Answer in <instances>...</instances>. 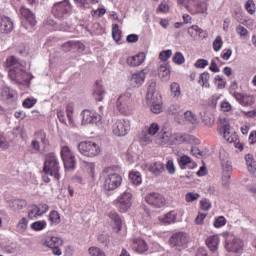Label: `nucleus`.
<instances>
[{"mask_svg":"<svg viewBox=\"0 0 256 256\" xmlns=\"http://www.w3.org/2000/svg\"><path fill=\"white\" fill-rule=\"evenodd\" d=\"M166 169L169 173V175H175L176 168H175V163L173 162L172 159H169L166 163Z\"/></svg>","mask_w":256,"mask_h":256,"instance_id":"obj_54","label":"nucleus"},{"mask_svg":"<svg viewBox=\"0 0 256 256\" xmlns=\"http://www.w3.org/2000/svg\"><path fill=\"white\" fill-rule=\"evenodd\" d=\"M221 125L225 141H227V143H236L237 132H235V129H233L229 124H223V122H221Z\"/></svg>","mask_w":256,"mask_h":256,"instance_id":"obj_14","label":"nucleus"},{"mask_svg":"<svg viewBox=\"0 0 256 256\" xmlns=\"http://www.w3.org/2000/svg\"><path fill=\"white\" fill-rule=\"evenodd\" d=\"M193 141V136L189 134L176 133L172 136L173 145H181L183 143H191Z\"/></svg>","mask_w":256,"mask_h":256,"instance_id":"obj_24","label":"nucleus"},{"mask_svg":"<svg viewBox=\"0 0 256 256\" xmlns=\"http://www.w3.org/2000/svg\"><path fill=\"white\" fill-rule=\"evenodd\" d=\"M112 38L114 41H116V43L121 41V31L119 30V24L112 25Z\"/></svg>","mask_w":256,"mask_h":256,"instance_id":"obj_45","label":"nucleus"},{"mask_svg":"<svg viewBox=\"0 0 256 256\" xmlns=\"http://www.w3.org/2000/svg\"><path fill=\"white\" fill-rule=\"evenodd\" d=\"M173 61L176 65H183L185 63V56L181 52H176L173 56Z\"/></svg>","mask_w":256,"mask_h":256,"instance_id":"obj_48","label":"nucleus"},{"mask_svg":"<svg viewBox=\"0 0 256 256\" xmlns=\"http://www.w3.org/2000/svg\"><path fill=\"white\" fill-rule=\"evenodd\" d=\"M13 31V21L11 18L0 17V33H11Z\"/></svg>","mask_w":256,"mask_h":256,"instance_id":"obj_26","label":"nucleus"},{"mask_svg":"<svg viewBox=\"0 0 256 256\" xmlns=\"http://www.w3.org/2000/svg\"><path fill=\"white\" fill-rule=\"evenodd\" d=\"M223 235L224 237H227L224 247L229 253H243L245 242L242 239L229 235L228 232Z\"/></svg>","mask_w":256,"mask_h":256,"instance_id":"obj_4","label":"nucleus"},{"mask_svg":"<svg viewBox=\"0 0 256 256\" xmlns=\"http://www.w3.org/2000/svg\"><path fill=\"white\" fill-rule=\"evenodd\" d=\"M2 97L6 103H14V101H17V92L9 87H5L2 90Z\"/></svg>","mask_w":256,"mask_h":256,"instance_id":"obj_27","label":"nucleus"},{"mask_svg":"<svg viewBox=\"0 0 256 256\" xmlns=\"http://www.w3.org/2000/svg\"><path fill=\"white\" fill-rule=\"evenodd\" d=\"M200 195L199 193H193V192H188L185 195V199L187 201V203H193V201H197V199H199Z\"/></svg>","mask_w":256,"mask_h":256,"instance_id":"obj_53","label":"nucleus"},{"mask_svg":"<svg viewBox=\"0 0 256 256\" xmlns=\"http://www.w3.org/2000/svg\"><path fill=\"white\" fill-rule=\"evenodd\" d=\"M221 241L219 240V237L217 235L210 236L206 239V245L212 251V253H215L219 249V243Z\"/></svg>","mask_w":256,"mask_h":256,"instance_id":"obj_30","label":"nucleus"},{"mask_svg":"<svg viewBox=\"0 0 256 256\" xmlns=\"http://www.w3.org/2000/svg\"><path fill=\"white\" fill-rule=\"evenodd\" d=\"M210 77H211V75H209V72H203L199 76V81H198L199 84L202 87H205L206 89H209V87H211V85L209 84Z\"/></svg>","mask_w":256,"mask_h":256,"instance_id":"obj_38","label":"nucleus"},{"mask_svg":"<svg viewBox=\"0 0 256 256\" xmlns=\"http://www.w3.org/2000/svg\"><path fill=\"white\" fill-rule=\"evenodd\" d=\"M159 129H160L159 124L154 122L149 125L146 133L147 135H150V137H155V135L159 133Z\"/></svg>","mask_w":256,"mask_h":256,"instance_id":"obj_42","label":"nucleus"},{"mask_svg":"<svg viewBox=\"0 0 256 256\" xmlns=\"http://www.w3.org/2000/svg\"><path fill=\"white\" fill-rule=\"evenodd\" d=\"M158 77H160L162 81H169V79H171V66L167 63L159 64Z\"/></svg>","mask_w":256,"mask_h":256,"instance_id":"obj_22","label":"nucleus"},{"mask_svg":"<svg viewBox=\"0 0 256 256\" xmlns=\"http://www.w3.org/2000/svg\"><path fill=\"white\" fill-rule=\"evenodd\" d=\"M147 104L150 105V111H152L155 115H158V113L163 111V106H161L160 103H157V100L154 102H147Z\"/></svg>","mask_w":256,"mask_h":256,"instance_id":"obj_43","label":"nucleus"},{"mask_svg":"<svg viewBox=\"0 0 256 256\" xmlns=\"http://www.w3.org/2000/svg\"><path fill=\"white\" fill-rule=\"evenodd\" d=\"M149 171L154 177H159L165 171V164L162 162H154L149 166Z\"/></svg>","mask_w":256,"mask_h":256,"instance_id":"obj_29","label":"nucleus"},{"mask_svg":"<svg viewBox=\"0 0 256 256\" xmlns=\"http://www.w3.org/2000/svg\"><path fill=\"white\" fill-rule=\"evenodd\" d=\"M171 55H173L172 50H164L160 52L159 59H161V61H168Z\"/></svg>","mask_w":256,"mask_h":256,"instance_id":"obj_57","label":"nucleus"},{"mask_svg":"<svg viewBox=\"0 0 256 256\" xmlns=\"http://www.w3.org/2000/svg\"><path fill=\"white\" fill-rule=\"evenodd\" d=\"M132 199H133V194H131V192H127V191H125L118 197L117 207H118L120 213H127V211H129V209H131Z\"/></svg>","mask_w":256,"mask_h":256,"instance_id":"obj_11","label":"nucleus"},{"mask_svg":"<svg viewBox=\"0 0 256 256\" xmlns=\"http://www.w3.org/2000/svg\"><path fill=\"white\" fill-rule=\"evenodd\" d=\"M245 161H246V165L248 167V171L249 173H252V175L256 174V161L253 158L252 154H246L245 155Z\"/></svg>","mask_w":256,"mask_h":256,"instance_id":"obj_34","label":"nucleus"},{"mask_svg":"<svg viewBox=\"0 0 256 256\" xmlns=\"http://www.w3.org/2000/svg\"><path fill=\"white\" fill-rule=\"evenodd\" d=\"M213 49L216 52H219L221 49H223V40L221 39V36H217L213 41Z\"/></svg>","mask_w":256,"mask_h":256,"instance_id":"obj_49","label":"nucleus"},{"mask_svg":"<svg viewBox=\"0 0 256 256\" xmlns=\"http://www.w3.org/2000/svg\"><path fill=\"white\" fill-rule=\"evenodd\" d=\"M178 123L180 125H192L193 127H197V125L199 124V118L195 113L188 110L183 113V117L182 119L178 120Z\"/></svg>","mask_w":256,"mask_h":256,"instance_id":"obj_13","label":"nucleus"},{"mask_svg":"<svg viewBox=\"0 0 256 256\" xmlns=\"http://www.w3.org/2000/svg\"><path fill=\"white\" fill-rule=\"evenodd\" d=\"M35 139L41 141L43 145H49V140L47 139V134L44 131H38L35 133Z\"/></svg>","mask_w":256,"mask_h":256,"instance_id":"obj_46","label":"nucleus"},{"mask_svg":"<svg viewBox=\"0 0 256 256\" xmlns=\"http://www.w3.org/2000/svg\"><path fill=\"white\" fill-rule=\"evenodd\" d=\"M29 224V221L27 218H21L16 225V230L18 233H25L27 231V225Z\"/></svg>","mask_w":256,"mask_h":256,"instance_id":"obj_40","label":"nucleus"},{"mask_svg":"<svg viewBox=\"0 0 256 256\" xmlns=\"http://www.w3.org/2000/svg\"><path fill=\"white\" fill-rule=\"evenodd\" d=\"M156 89H157V82H155L154 80H149L147 94H146L147 103H154V101H157V95L155 93Z\"/></svg>","mask_w":256,"mask_h":256,"instance_id":"obj_18","label":"nucleus"},{"mask_svg":"<svg viewBox=\"0 0 256 256\" xmlns=\"http://www.w3.org/2000/svg\"><path fill=\"white\" fill-rule=\"evenodd\" d=\"M187 33L190 37H195L196 35H201V33H203V29L199 28L197 25H192L188 28Z\"/></svg>","mask_w":256,"mask_h":256,"instance_id":"obj_47","label":"nucleus"},{"mask_svg":"<svg viewBox=\"0 0 256 256\" xmlns=\"http://www.w3.org/2000/svg\"><path fill=\"white\" fill-rule=\"evenodd\" d=\"M226 223L227 220L223 216H219L218 218H216L213 225L214 227H216V229H219V227L225 226Z\"/></svg>","mask_w":256,"mask_h":256,"instance_id":"obj_59","label":"nucleus"},{"mask_svg":"<svg viewBox=\"0 0 256 256\" xmlns=\"http://www.w3.org/2000/svg\"><path fill=\"white\" fill-rule=\"evenodd\" d=\"M146 74L144 71H138L131 75L130 84L131 87H141L145 83Z\"/></svg>","mask_w":256,"mask_h":256,"instance_id":"obj_23","label":"nucleus"},{"mask_svg":"<svg viewBox=\"0 0 256 256\" xmlns=\"http://www.w3.org/2000/svg\"><path fill=\"white\" fill-rule=\"evenodd\" d=\"M48 221L54 225H59V223H61V216L59 215V212L55 210L51 211L48 216Z\"/></svg>","mask_w":256,"mask_h":256,"instance_id":"obj_41","label":"nucleus"},{"mask_svg":"<svg viewBox=\"0 0 256 256\" xmlns=\"http://www.w3.org/2000/svg\"><path fill=\"white\" fill-rule=\"evenodd\" d=\"M170 93L173 99H179L181 97V85L177 82H173L170 85Z\"/></svg>","mask_w":256,"mask_h":256,"instance_id":"obj_37","label":"nucleus"},{"mask_svg":"<svg viewBox=\"0 0 256 256\" xmlns=\"http://www.w3.org/2000/svg\"><path fill=\"white\" fill-rule=\"evenodd\" d=\"M145 59V53L141 52L137 55L128 57L126 63L129 67H139V65H142L145 62Z\"/></svg>","mask_w":256,"mask_h":256,"instance_id":"obj_20","label":"nucleus"},{"mask_svg":"<svg viewBox=\"0 0 256 256\" xmlns=\"http://www.w3.org/2000/svg\"><path fill=\"white\" fill-rule=\"evenodd\" d=\"M101 119V116L97 114V112H93L90 110H84L82 112V123L83 125H87L88 123L93 124L97 123Z\"/></svg>","mask_w":256,"mask_h":256,"instance_id":"obj_17","label":"nucleus"},{"mask_svg":"<svg viewBox=\"0 0 256 256\" xmlns=\"http://www.w3.org/2000/svg\"><path fill=\"white\" fill-rule=\"evenodd\" d=\"M131 129V122L125 119L115 120L112 125V133L116 135V137H125L127 133H129Z\"/></svg>","mask_w":256,"mask_h":256,"instance_id":"obj_9","label":"nucleus"},{"mask_svg":"<svg viewBox=\"0 0 256 256\" xmlns=\"http://www.w3.org/2000/svg\"><path fill=\"white\" fill-rule=\"evenodd\" d=\"M43 173L44 175H50V177H54L56 181L61 179V166L59 165V158L55 153L49 152L46 154Z\"/></svg>","mask_w":256,"mask_h":256,"instance_id":"obj_2","label":"nucleus"},{"mask_svg":"<svg viewBox=\"0 0 256 256\" xmlns=\"http://www.w3.org/2000/svg\"><path fill=\"white\" fill-rule=\"evenodd\" d=\"M233 97L236 99V101L238 103H240V105H242L243 107H249L251 106L253 103H255V100L253 98V96H248V95H243L241 93L238 92H234L233 93Z\"/></svg>","mask_w":256,"mask_h":256,"instance_id":"obj_19","label":"nucleus"},{"mask_svg":"<svg viewBox=\"0 0 256 256\" xmlns=\"http://www.w3.org/2000/svg\"><path fill=\"white\" fill-rule=\"evenodd\" d=\"M207 65H209V61L205 59H198L194 64V67H196L197 69H205Z\"/></svg>","mask_w":256,"mask_h":256,"instance_id":"obj_60","label":"nucleus"},{"mask_svg":"<svg viewBox=\"0 0 256 256\" xmlns=\"http://www.w3.org/2000/svg\"><path fill=\"white\" fill-rule=\"evenodd\" d=\"M200 205H201L203 211H209V209H211V201H209L207 198H203L200 201Z\"/></svg>","mask_w":256,"mask_h":256,"instance_id":"obj_62","label":"nucleus"},{"mask_svg":"<svg viewBox=\"0 0 256 256\" xmlns=\"http://www.w3.org/2000/svg\"><path fill=\"white\" fill-rule=\"evenodd\" d=\"M71 11V3H69V0H64L61 2H56L53 5L52 13L57 17L58 19H61L65 17Z\"/></svg>","mask_w":256,"mask_h":256,"instance_id":"obj_12","label":"nucleus"},{"mask_svg":"<svg viewBox=\"0 0 256 256\" xmlns=\"http://www.w3.org/2000/svg\"><path fill=\"white\" fill-rule=\"evenodd\" d=\"M107 216L109 217V219H111V221H113L116 233H119L123 225V220H121V216H119V214L114 210L108 212Z\"/></svg>","mask_w":256,"mask_h":256,"instance_id":"obj_28","label":"nucleus"},{"mask_svg":"<svg viewBox=\"0 0 256 256\" xmlns=\"http://www.w3.org/2000/svg\"><path fill=\"white\" fill-rule=\"evenodd\" d=\"M20 13H21L22 19L27 23H29V25L33 26L37 23V20L35 19V14H33V12H31V10L28 9L27 7L22 6L20 8Z\"/></svg>","mask_w":256,"mask_h":256,"instance_id":"obj_25","label":"nucleus"},{"mask_svg":"<svg viewBox=\"0 0 256 256\" xmlns=\"http://www.w3.org/2000/svg\"><path fill=\"white\" fill-rule=\"evenodd\" d=\"M177 211L172 210L168 212L164 217L160 218L161 223L164 225H171V223H175L177 221Z\"/></svg>","mask_w":256,"mask_h":256,"instance_id":"obj_32","label":"nucleus"},{"mask_svg":"<svg viewBox=\"0 0 256 256\" xmlns=\"http://www.w3.org/2000/svg\"><path fill=\"white\" fill-rule=\"evenodd\" d=\"M9 205L11 209H13L14 211H21L22 209H25V207H27V200L25 199L11 200L9 202Z\"/></svg>","mask_w":256,"mask_h":256,"instance_id":"obj_33","label":"nucleus"},{"mask_svg":"<svg viewBox=\"0 0 256 256\" xmlns=\"http://www.w3.org/2000/svg\"><path fill=\"white\" fill-rule=\"evenodd\" d=\"M231 184V174H222V187L224 189L229 188V185Z\"/></svg>","mask_w":256,"mask_h":256,"instance_id":"obj_55","label":"nucleus"},{"mask_svg":"<svg viewBox=\"0 0 256 256\" xmlns=\"http://www.w3.org/2000/svg\"><path fill=\"white\" fill-rule=\"evenodd\" d=\"M61 159L64 163V167L67 170L75 169L77 165V158L75 153L67 145H62L60 150Z\"/></svg>","mask_w":256,"mask_h":256,"instance_id":"obj_7","label":"nucleus"},{"mask_svg":"<svg viewBox=\"0 0 256 256\" xmlns=\"http://www.w3.org/2000/svg\"><path fill=\"white\" fill-rule=\"evenodd\" d=\"M129 179L133 185H141L143 179L140 172H130Z\"/></svg>","mask_w":256,"mask_h":256,"instance_id":"obj_39","label":"nucleus"},{"mask_svg":"<svg viewBox=\"0 0 256 256\" xmlns=\"http://www.w3.org/2000/svg\"><path fill=\"white\" fill-rule=\"evenodd\" d=\"M158 13H169V4L162 2L157 9Z\"/></svg>","mask_w":256,"mask_h":256,"instance_id":"obj_63","label":"nucleus"},{"mask_svg":"<svg viewBox=\"0 0 256 256\" xmlns=\"http://www.w3.org/2000/svg\"><path fill=\"white\" fill-rule=\"evenodd\" d=\"M102 177L104 179L103 187L105 191H115V189H119L123 183V178L119 173L113 171V168L104 169Z\"/></svg>","mask_w":256,"mask_h":256,"instance_id":"obj_3","label":"nucleus"},{"mask_svg":"<svg viewBox=\"0 0 256 256\" xmlns=\"http://www.w3.org/2000/svg\"><path fill=\"white\" fill-rule=\"evenodd\" d=\"M36 103H37V99H35V98H26L23 101V107H25L26 109H31V107H33Z\"/></svg>","mask_w":256,"mask_h":256,"instance_id":"obj_58","label":"nucleus"},{"mask_svg":"<svg viewBox=\"0 0 256 256\" xmlns=\"http://www.w3.org/2000/svg\"><path fill=\"white\" fill-rule=\"evenodd\" d=\"M170 246L176 251H183L189 245V235L184 232H176L170 237Z\"/></svg>","mask_w":256,"mask_h":256,"instance_id":"obj_6","label":"nucleus"},{"mask_svg":"<svg viewBox=\"0 0 256 256\" xmlns=\"http://www.w3.org/2000/svg\"><path fill=\"white\" fill-rule=\"evenodd\" d=\"M220 161L222 165V174L231 175V173H233V166L231 165V162L229 160L223 159L221 156Z\"/></svg>","mask_w":256,"mask_h":256,"instance_id":"obj_35","label":"nucleus"},{"mask_svg":"<svg viewBox=\"0 0 256 256\" xmlns=\"http://www.w3.org/2000/svg\"><path fill=\"white\" fill-rule=\"evenodd\" d=\"M78 151L84 157H97L101 153V147L93 141H82L78 144Z\"/></svg>","mask_w":256,"mask_h":256,"instance_id":"obj_5","label":"nucleus"},{"mask_svg":"<svg viewBox=\"0 0 256 256\" xmlns=\"http://www.w3.org/2000/svg\"><path fill=\"white\" fill-rule=\"evenodd\" d=\"M133 99L131 98V93L126 92L120 95L116 101V107L122 115H127L131 110V102Z\"/></svg>","mask_w":256,"mask_h":256,"instance_id":"obj_10","label":"nucleus"},{"mask_svg":"<svg viewBox=\"0 0 256 256\" xmlns=\"http://www.w3.org/2000/svg\"><path fill=\"white\" fill-rule=\"evenodd\" d=\"M130 247L132 251H135V253H145V251L149 250V246L147 245V242L141 238H133L131 240Z\"/></svg>","mask_w":256,"mask_h":256,"instance_id":"obj_15","label":"nucleus"},{"mask_svg":"<svg viewBox=\"0 0 256 256\" xmlns=\"http://www.w3.org/2000/svg\"><path fill=\"white\" fill-rule=\"evenodd\" d=\"M47 227V221L42 220V221H36L31 224V229L33 231H43Z\"/></svg>","mask_w":256,"mask_h":256,"instance_id":"obj_44","label":"nucleus"},{"mask_svg":"<svg viewBox=\"0 0 256 256\" xmlns=\"http://www.w3.org/2000/svg\"><path fill=\"white\" fill-rule=\"evenodd\" d=\"M6 67H12L8 72V75L12 81H15L16 83L25 81L27 77V72H25V65L19 62L15 56H11L6 60Z\"/></svg>","mask_w":256,"mask_h":256,"instance_id":"obj_1","label":"nucleus"},{"mask_svg":"<svg viewBox=\"0 0 256 256\" xmlns=\"http://www.w3.org/2000/svg\"><path fill=\"white\" fill-rule=\"evenodd\" d=\"M43 245L49 249H54L55 247H61V245H63V240L58 237H48L44 241Z\"/></svg>","mask_w":256,"mask_h":256,"instance_id":"obj_31","label":"nucleus"},{"mask_svg":"<svg viewBox=\"0 0 256 256\" xmlns=\"http://www.w3.org/2000/svg\"><path fill=\"white\" fill-rule=\"evenodd\" d=\"M144 199L148 205L155 207V209H162V207L167 205V199H165V196L161 193L150 192L145 195Z\"/></svg>","mask_w":256,"mask_h":256,"instance_id":"obj_8","label":"nucleus"},{"mask_svg":"<svg viewBox=\"0 0 256 256\" xmlns=\"http://www.w3.org/2000/svg\"><path fill=\"white\" fill-rule=\"evenodd\" d=\"M93 95L96 101H102L105 97V89H103V86L99 85V82H96Z\"/></svg>","mask_w":256,"mask_h":256,"instance_id":"obj_36","label":"nucleus"},{"mask_svg":"<svg viewBox=\"0 0 256 256\" xmlns=\"http://www.w3.org/2000/svg\"><path fill=\"white\" fill-rule=\"evenodd\" d=\"M236 33H238V35H240V37H247V34L249 33L247 31V28L241 26V25H238L236 27Z\"/></svg>","mask_w":256,"mask_h":256,"instance_id":"obj_64","label":"nucleus"},{"mask_svg":"<svg viewBox=\"0 0 256 256\" xmlns=\"http://www.w3.org/2000/svg\"><path fill=\"white\" fill-rule=\"evenodd\" d=\"M178 165L180 169H195L197 168V163H195L193 160H191V157L187 155H182L177 158Z\"/></svg>","mask_w":256,"mask_h":256,"instance_id":"obj_16","label":"nucleus"},{"mask_svg":"<svg viewBox=\"0 0 256 256\" xmlns=\"http://www.w3.org/2000/svg\"><path fill=\"white\" fill-rule=\"evenodd\" d=\"M202 121L203 123H205V125H207L208 127H211V125L215 123V117H213V115L211 114H204L202 116Z\"/></svg>","mask_w":256,"mask_h":256,"instance_id":"obj_50","label":"nucleus"},{"mask_svg":"<svg viewBox=\"0 0 256 256\" xmlns=\"http://www.w3.org/2000/svg\"><path fill=\"white\" fill-rule=\"evenodd\" d=\"M214 83L217 85L218 89H225V85L227 82L220 75L215 76Z\"/></svg>","mask_w":256,"mask_h":256,"instance_id":"obj_52","label":"nucleus"},{"mask_svg":"<svg viewBox=\"0 0 256 256\" xmlns=\"http://www.w3.org/2000/svg\"><path fill=\"white\" fill-rule=\"evenodd\" d=\"M88 252L91 256H106L105 252H103V250L97 247H90Z\"/></svg>","mask_w":256,"mask_h":256,"instance_id":"obj_51","label":"nucleus"},{"mask_svg":"<svg viewBox=\"0 0 256 256\" xmlns=\"http://www.w3.org/2000/svg\"><path fill=\"white\" fill-rule=\"evenodd\" d=\"M172 137L173 134H171V132L162 130L155 136L154 141L156 145H167V143L171 142Z\"/></svg>","mask_w":256,"mask_h":256,"instance_id":"obj_21","label":"nucleus"},{"mask_svg":"<svg viewBox=\"0 0 256 256\" xmlns=\"http://www.w3.org/2000/svg\"><path fill=\"white\" fill-rule=\"evenodd\" d=\"M245 9L250 15H253L255 13V2L253 0H248L245 4Z\"/></svg>","mask_w":256,"mask_h":256,"instance_id":"obj_56","label":"nucleus"},{"mask_svg":"<svg viewBox=\"0 0 256 256\" xmlns=\"http://www.w3.org/2000/svg\"><path fill=\"white\" fill-rule=\"evenodd\" d=\"M37 213H38L37 205H33L28 212V217L30 219H37L39 217V214Z\"/></svg>","mask_w":256,"mask_h":256,"instance_id":"obj_61","label":"nucleus"}]
</instances>
